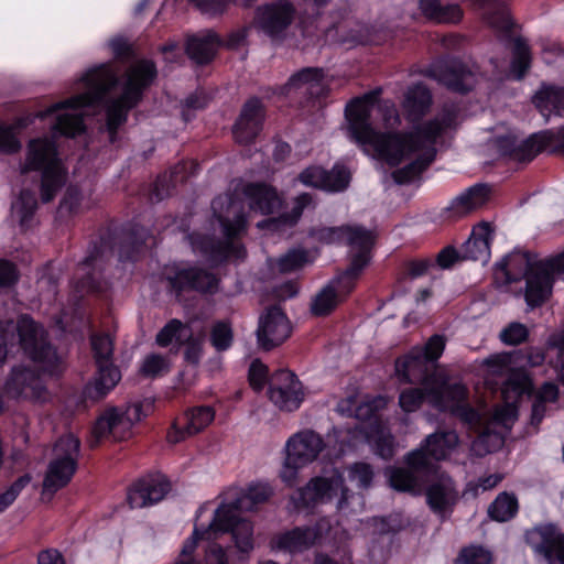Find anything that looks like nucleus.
I'll return each instance as SVG.
<instances>
[{
    "instance_id": "nucleus-1",
    "label": "nucleus",
    "mask_w": 564,
    "mask_h": 564,
    "mask_svg": "<svg viewBox=\"0 0 564 564\" xmlns=\"http://www.w3.org/2000/svg\"><path fill=\"white\" fill-rule=\"evenodd\" d=\"M375 100L376 93H367L347 104V134L358 145L372 148L378 159L390 166H397L411 154L419 153L415 160L392 172L395 183H410L434 161L436 144L456 128L457 111L445 107L410 132H378L370 121Z\"/></svg>"
},
{
    "instance_id": "nucleus-2",
    "label": "nucleus",
    "mask_w": 564,
    "mask_h": 564,
    "mask_svg": "<svg viewBox=\"0 0 564 564\" xmlns=\"http://www.w3.org/2000/svg\"><path fill=\"white\" fill-rule=\"evenodd\" d=\"M156 74L154 63L149 59H140L131 64L120 79L110 65H99L88 70L82 78L84 93L52 105L39 112L37 117L45 118L56 113L53 130L61 135L75 137L85 129L82 108L100 102L120 85V96L111 99L106 109L107 129L110 141L113 142L118 128L126 122L128 112L140 102L144 90L153 83Z\"/></svg>"
},
{
    "instance_id": "nucleus-3",
    "label": "nucleus",
    "mask_w": 564,
    "mask_h": 564,
    "mask_svg": "<svg viewBox=\"0 0 564 564\" xmlns=\"http://www.w3.org/2000/svg\"><path fill=\"white\" fill-rule=\"evenodd\" d=\"M395 372L402 382H420L433 408L452 413L470 429L478 431L481 441L488 435L485 413L470 406L467 387L462 382H448L446 375L436 370L422 350L412 348L405 356L398 358Z\"/></svg>"
},
{
    "instance_id": "nucleus-4",
    "label": "nucleus",
    "mask_w": 564,
    "mask_h": 564,
    "mask_svg": "<svg viewBox=\"0 0 564 564\" xmlns=\"http://www.w3.org/2000/svg\"><path fill=\"white\" fill-rule=\"evenodd\" d=\"M212 209L221 225L225 239L192 234L188 239L193 250L214 263H219L229 257H245L243 247L234 240L246 228V217L240 204L229 195L218 196L212 202Z\"/></svg>"
},
{
    "instance_id": "nucleus-5",
    "label": "nucleus",
    "mask_w": 564,
    "mask_h": 564,
    "mask_svg": "<svg viewBox=\"0 0 564 564\" xmlns=\"http://www.w3.org/2000/svg\"><path fill=\"white\" fill-rule=\"evenodd\" d=\"M273 495L269 482H251L241 495L230 503H221L214 513L208 534L215 530L231 532L235 545L240 553L253 550V527L250 521L238 517V511H251L264 503Z\"/></svg>"
},
{
    "instance_id": "nucleus-6",
    "label": "nucleus",
    "mask_w": 564,
    "mask_h": 564,
    "mask_svg": "<svg viewBox=\"0 0 564 564\" xmlns=\"http://www.w3.org/2000/svg\"><path fill=\"white\" fill-rule=\"evenodd\" d=\"M14 329L18 332L20 347L26 356L36 362L43 371L50 375L59 372V359L55 349L47 341L45 329L28 315H22L15 326L12 322H8L6 327H0V367L6 360L8 345L12 344L15 338Z\"/></svg>"
},
{
    "instance_id": "nucleus-7",
    "label": "nucleus",
    "mask_w": 564,
    "mask_h": 564,
    "mask_svg": "<svg viewBox=\"0 0 564 564\" xmlns=\"http://www.w3.org/2000/svg\"><path fill=\"white\" fill-rule=\"evenodd\" d=\"M41 171V198L51 202L66 181V169L57 155L55 143L48 138L33 139L29 142L26 159L21 173Z\"/></svg>"
},
{
    "instance_id": "nucleus-8",
    "label": "nucleus",
    "mask_w": 564,
    "mask_h": 564,
    "mask_svg": "<svg viewBox=\"0 0 564 564\" xmlns=\"http://www.w3.org/2000/svg\"><path fill=\"white\" fill-rule=\"evenodd\" d=\"M323 437L313 430H303L290 436L285 443V457L280 470L282 481L292 487L299 470L315 462L325 449Z\"/></svg>"
},
{
    "instance_id": "nucleus-9",
    "label": "nucleus",
    "mask_w": 564,
    "mask_h": 564,
    "mask_svg": "<svg viewBox=\"0 0 564 564\" xmlns=\"http://www.w3.org/2000/svg\"><path fill=\"white\" fill-rule=\"evenodd\" d=\"M79 449L80 441L73 434L57 440L43 481L44 492L54 494L70 481L77 469Z\"/></svg>"
},
{
    "instance_id": "nucleus-10",
    "label": "nucleus",
    "mask_w": 564,
    "mask_h": 564,
    "mask_svg": "<svg viewBox=\"0 0 564 564\" xmlns=\"http://www.w3.org/2000/svg\"><path fill=\"white\" fill-rule=\"evenodd\" d=\"M349 492L344 485L343 475L338 470H334L328 477L312 478L291 497V500L296 510H303L340 495L337 508L345 509L350 497Z\"/></svg>"
},
{
    "instance_id": "nucleus-11",
    "label": "nucleus",
    "mask_w": 564,
    "mask_h": 564,
    "mask_svg": "<svg viewBox=\"0 0 564 564\" xmlns=\"http://www.w3.org/2000/svg\"><path fill=\"white\" fill-rule=\"evenodd\" d=\"M524 541L538 561L544 564H564V532L557 524H535L525 530Z\"/></svg>"
},
{
    "instance_id": "nucleus-12",
    "label": "nucleus",
    "mask_w": 564,
    "mask_h": 564,
    "mask_svg": "<svg viewBox=\"0 0 564 564\" xmlns=\"http://www.w3.org/2000/svg\"><path fill=\"white\" fill-rule=\"evenodd\" d=\"M142 406L139 403L132 404L120 411L117 408L107 409L96 421L93 429V441L90 446H96L102 438L122 441L131 435L133 424L141 420Z\"/></svg>"
},
{
    "instance_id": "nucleus-13",
    "label": "nucleus",
    "mask_w": 564,
    "mask_h": 564,
    "mask_svg": "<svg viewBox=\"0 0 564 564\" xmlns=\"http://www.w3.org/2000/svg\"><path fill=\"white\" fill-rule=\"evenodd\" d=\"M295 17L296 9L292 2L276 0L257 8L254 25L271 40L281 41L285 37Z\"/></svg>"
},
{
    "instance_id": "nucleus-14",
    "label": "nucleus",
    "mask_w": 564,
    "mask_h": 564,
    "mask_svg": "<svg viewBox=\"0 0 564 564\" xmlns=\"http://www.w3.org/2000/svg\"><path fill=\"white\" fill-rule=\"evenodd\" d=\"M268 394L281 410L292 412L300 408L304 399L301 382L290 370H278L269 379Z\"/></svg>"
},
{
    "instance_id": "nucleus-15",
    "label": "nucleus",
    "mask_w": 564,
    "mask_h": 564,
    "mask_svg": "<svg viewBox=\"0 0 564 564\" xmlns=\"http://www.w3.org/2000/svg\"><path fill=\"white\" fill-rule=\"evenodd\" d=\"M6 392L15 399L45 401L48 397L40 375L26 366H15L4 384Z\"/></svg>"
},
{
    "instance_id": "nucleus-16",
    "label": "nucleus",
    "mask_w": 564,
    "mask_h": 564,
    "mask_svg": "<svg viewBox=\"0 0 564 564\" xmlns=\"http://www.w3.org/2000/svg\"><path fill=\"white\" fill-rule=\"evenodd\" d=\"M291 332V323L285 313L279 306H271L259 317L256 332L258 345L264 350H271L286 340Z\"/></svg>"
},
{
    "instance_id": "nucleus-17",
    "label": "nucleus",
    "mask_w": 564,
    "mask_h": 564,
    "mask_svg": "<svg viewBox=\"0 0 564 564\" xmlns=\"http://www.w3.org/2000/svg\"><path fill=\"white\" fill-rule=\"evenodd\" d=\"M429 76L456 93H467L476 84V74L457 59L440 62L431 67Z\"/></svg>"
},
{
    "instance_id": "nucleus-18",
    "label": "nucleus",
    "mask_w": 564,
    "mask_h": 564,
    "mask_svg": "<svg viewBox=\"0 0 564 564\" xmlns=\"http://www.w3.org/2000/svg\"><path fill=\"white\" fill-rule=\"evenodd\" d=\"M171 486L163 476H147L135 481L128 491L131 508H145L164 499Z\"/></svg>"
},
{
    "instance_id": "nucleus-19",
    "label": "nucleus",
    "mask_w": 564,
    "mask_h": 564,
    "mask_svg": "<svg viewBox=\"0 0 564 564\" xmlns=\"http://www.w3.org/2000/svg\"><path fill=\"white\" fill-rule=\"evenodd\" d=\"M169 281L177 296L188 290L214 294L219 284V279L214 273L196 267L176 271L173 276L169 278Z\"/></svg>"
},
{
    "instance_id": "nucleus-20",
    "label": "nucleus",
    "mask_w": 564,
    "mask_h": 564,
    "mask_svg": "<svg viewBox=\"0 0 564 564\" xmlns=\"http://www.w3.org/2000/svg\"><path fill=\"white\" fill-rule=\"evenodd\" d=\"M489 187L477 184L462 192L453 198L442 212V217L448 221H456L481 208L489 198Z\"/></svg>"
},
{
    "instance_id": "nucleus-21",
    "label": "nucleus",
    "mask_w": 564,
    "mask_h": 564,
    "mask_svg": "<svg viewBox=\"0 0 564 564\" xmlns=\"http://www.w3.org/2000/svg\"><path fill=\"white\" fill-rule=\"evenodd\" d=\"M264 108L260 99L251 98L242 107L240 116L234 126V137L239 143L254 140L262 129Z\"/></svg>"
},
{
    "instance_id": "nucleus-22",
    "label": "nucleus",
    "mask_w": 564,
    "mask_h": 564,
    "mask_svg": "<svg viewBox=\"0 0 564 564\" xmlns=\"http://www.w3.org/2000/svg\"><path fill=\"white\" fill-rule=\"evenodd\" d=\"M540 141L539 133L521 141L514 134L509 133L497 137L494 142L501 155L517 162H530L542 152Z\"/></svg>"
},
{
    "instance_id": "nucleus-23",
    "label": "nucleus",
    "mask_w": 564,
    "mask_h": 564,
    "mask_svg": "<svg viewBox=\"0 0 564 564\" xmlns=\"http://www.w3.org/2000/svg\"><path fill=\"white\" fill-rule=\"evenodd\" d=\"M553 273L539 260L534 262L527 278L525 301L533 308L541 306L552 294Z\"/></svg>"
},
{
    "instance_id": "nucleus-24",
    "label": "nucleus",
    "mask_w": 564,
    "mask_h": 564,
    "mask_svg": "<svg viewBox=\"0 0 564 564\" xmlns=\"http://www.w3.org/2000/svg\"><path fill=\"white\" fill-rule=\"evenodd\" d=\"M97 370L93 379L83 389L85 402H99L105 399L120 382L121 372L113 364L96 366Z\"/></svg>"
},
{
    "instance_id": "nucleus-25",
    "label": "nucleus",
    "mask_w": 564,
    "mask_h": 564,
    "mask_svg": "<svg viewBox=\"0 0 564 564\" xmlns=\"http://www.w3.org/2000/svg\"><path fill=\"white\" fill-rule=\"evenodd\" d=\"M318 539V531L315 528L304 527L294 528L275 534L271 539L273 550L301 553L312 547Z\"/></svg>"
},
{
    "instance_id": "nucleus-26",
    "label": "nucleus",
    "mask_w": 564,
    "mask_h": 564,
    "mask_svg": "<svg viewBox=\"0 0 564 564\" xmlns=\"http://www.w3.org/2000/svg\"><path fill=\"white\" fill-rule=\"evenodd\" d=\"M214 416L215 413L210 406L203 405L192 409L183 423L175 422L173 424L172 430L167 433V441L175 444L197 434L213 422Z\"/></svg>"
},
{
    "instance_id": "nucleus-27",
    "label": "nucleus",
    "mask_w": 564,
    "mask_h": 564,
    "mask_svg": "<svg viewBox=\"0 0 564 564\" xmlns=\"http://www.w3.org/2000/svg\"><path fill=\"white\" fill-rule=\"evenodd\" d=\"M494 232L488 223L473 228L469 239L462 247V260H474L486 264L490 259V243Z\"/></svg>"
},
{
    "instance_id": "nucleus-28",
    "label": "nucleus",
    "mask_w": 564,
    "mask_h": 564,
    "mask_svg": "<svg viewBox=\"0 0 564 564\" xmlns=\"http://www.w3.org/2000/svg\"><path fill=\"white\" fill-rule=\"evenodd\" d=\"M426 502L436 514L443 516L457 501L458 494L454 481L446 475H441L426 488Z\"/></svg>"
},
{
    "instance_id": "nucleus-29",
    "label": "nucleus",
    "mask_w": 564,
    "mask_h": 564,
    "mask_svg": "<svg viewBox=\"0 0 564 564\" xmlns=\"http://www.w3.org/2000/svg\"><path fill=\"white\" fill-rule=\"evenodd\" d=\"M533 265L534 262L531 263L527 253L512 252L495 265V281L499 284H510L521 280L523 276L528 278Z\"/></svg>"
},
{
    "instance_id": "nucleus-30",
    "label": "nucleus",
    "mask_w": 564,
    "mask_h": 564,
    "mask_svg": "<svg viewBox=\"0 0 564 564\" xmlns=\"http://www.w3.org/2000/svg\"><path fill=\"white\" fill-rule=\"evenodd\" d=\"M242 192L249 202L250 209L263 215L272 214L281 205L276 191L267 184L248 183Z\"/></svg>"
},
{
    "instance_id": "nucleus-31",
    "label": "nucleus",
    "mask_w": 564,
    "mask_h": 564,
    "mask_svg": "<svg viewBox=\"0 0 564 564\" xmlns=\"http://www.w3.org/2000/svg\"><path fill=\"white\" fill-rule=\"evenodd\" d=\"M432 94L423 84H414L408 88L402 101V109L410 122L420 121L432 106Z\"/></svg>"
},
{
    "instance_id": "nucleus-32",
    "label": "nucleus",
    "mask_w": 564,
    "mask_h": 564,
    "mask_svg": "<svg viewBox=\"0 0 564 564\" xmlns=\"http://www.w3.org/2000/svg\"><path fill=\"white\" fill-rule=\"evenodd\" d=\"M219 45L218 35L212 30H206L188 36L186 53L196 64H207L214 58Z\"/></svg>"
},
{
    "instance_id": "nucleus-33",
    "label": "nucleus",
    "mask_w": 564,
    "mask_h": 564,
    "mask_svg": "<svg viewBox=\"0 0 564 564\" xmlns=\"http://www.w3.org/2000/svg\"><path fill=\"white\" fill-rule=\"evenodd\" d=\"M474 4L482 11L485 21L497 33L508 34L512 28L508 9L500 0H473Z\"/></svg>"
},
{
    "instance_id": "nucleus-34",
    "label": "nucleus",
    "mask_w": 564,
    "mask_h": 564,
    "mask_svg": "<svg viewBox=\"0 0 564 564\" xmlns=\"http://www.w3.org/2000/svg\"><path fill=\"white\" fill-rule=\"evenodd\" d=\"M345 243L350 248L351 260H364L365 267L369 263L370 250L375 243V236L371 230L357 225H348Z\"/></svg>"
},
{
    "instance_id": "nucleus-35",
    "label": "nucleus",
    "mask_w": 564,
    "mask_h": 564,
    "mask_svg": "<svg viewBox=\"0 0 564 564\" xmlns=\"http://www.w3.org/2000/svg\"><path fill=\"white\" fill-rule=\"evenodd\" d=\"M421 13L435 23H457L463 18L458 4H443L441 0H419Z\"/></svg>"
},
{
    "instance_id": "nucleus-36",
    "label": "nucleus",
    "mask_w": 564,
    "mask_h": 564,
    "mask_svg": "<svg viewBox=\"0 0 564 564\" xmlns=\"http://www.w3.org/2000/svg\"><path fill=\"white\" fill-rule=\"evenodd\" d=\"M540 112L547 119L551 115L564 117V88L543 86L533 98Z\"/></svg>"
},
{
    "instance_id": "nucleus-37",
    "label": "nucleus",
    "mask_w": 564,
    "mask_h": 564,
    "mask_svg": "<svg viewBox=\"0 0 564 564\" xmlns=\"http://www.w3.org/2000/svg\"><path fill=\"white\" fill-rule=\"evenodd\" d=\"M459 438L455 431L435 432L426 436L423 447L432 459L441 460L446 458L458 445Z\"/></svg>"
},
{
    "instance_id": "nucleus-38",
    "label": "nucleus",
    "mask_w": 564,
    "mask_h": 564,
    "mask_svg": "<svg viewBox=\"0 0 564 564\" xmlns=\"http://www.w3.org/2000/svg\"><path fill=\"white\" fill-rule=\"evenodd\" d=\"M519 511V501L513 492L502 491L488 507V516L497 522L512 520Z\"/></svg>"
},
{
    "instance_id": "nucleus-39",
    "label": "nucleus",
    "mask_w": 564,
    "mask_h": 564,
    "mask_svg": "<svg viewBox=\"0 0 564 564\" xmlns=\"http://www.w3.org/2000/svg\"><path fill=\"white\" fill-rule=\"evenodd\" d=\"M533 384L529 375L523 370L512 371L502 386L501 394L505 401L518 402L523 394H531Z\"/></svg>"
},
{
    "instance_id": "nucleus-40",
    "label": "nucleus",
    "mask_w": 564,
    "mask_h": 564,
    "mask_svg": "<svg viewBox=\"0 0 564 564\" xmlns=\"http://www.w3.org/2000/svg\"><path fill=\"white\" fill-rule=\"evenodd\" d=\"M560 390L554 382H544L536 391L534 402L532 404L531 423L539 425L546 413V403L557 401Z\"/></svg>"
},
{
    "instance_id": "nucleus-41",
    "label": "nucleus",
    "mask_w": 564,
    "mask_h": 564,
    "mask_svg": "<svg viewBox=\"0 0 564 564\" xmlns=\"http://www.w3.org/2000/svg\"><path fill=\"white\" fill-rule=\"evenodd\" d=\"M365 268L364 260H351L347 270L332 280L328 285L334 286L338 297L343 301L355 289L356 280Z\"/></svg>"
},
{
    "instance_id": "nucleus-42",
    "label": "nucleus",
    "mask_w": 564,
    "mask_h": 564,
    "mask_svg": "<svg viewBox=\"0 0 564 564\" xmlns=\"http://www.w3.org/2000/svg\"><path fill=\"white\" fill-rule=\"evenodd\" d=\"M95 260L96 257L90 254L78 264L75 273V288L77 289L78 292L89 293L101 291V284L95 276V273L93 272V264Z\"/></svg>"
},
{
    "instance_id": "nucleus-43",
    "label": "nucleus",
    "mask_w": 564,
    "mask_h": 564,
    "mask_svg": "<svg viewBox=\"0 0 564 564\" xmlns=\"http://www.w3.org/2000/svg\"><path fill=\"white\" fill-rule=\"evenodd\" d=\"M341 302L333 285H325L312 300L311 312L315 316L330 314Z\"/></svg>"
},
{
    "instance_id": "nucleus-44",
    "label": "nucleus",
    "mask_w": 564,
    "mask_h": 564,
    "mask_svg": "<svg viewBox=\"0 0 564 564\" xmlns=\"http://www.w3.org/2000/svg\"><path fill=\"white\" fill-rule=\"evenodd\" d=\"M210 527L212 522L204 530H199L197 527L194 528L192 535L185 540L183 547L181 550L180 558L175 564H194L192 554L194 553L197 546V542L199 540L213 541L216 540L219 534L225 533L220 530H215L213 531V533L208 534L207 531L210 529Z\"/></svg>"
},
{
    "instance_id": "nucleus-45",
    "label": "nucleus",
    "mask_w": 564,
    "mask_h": 564,
    "mask_svg": "<svg viewBox=\"0 0 564 564\" xmlns=\"http://www.w3.org/2000/svg\"><path fill=\"white\" fill-rule=\"evenodd\" d=\"M187 165L188 163L178 164L173 167L169 176L166 174L159 176L154 183L151 198L159 202L169 196L170 185L172 184L174 186L177 182L184 181L185 177L183 175L180 176V174L187 169ZM189 165L193 166L194 163L191 162Z\"/></svg>"
},
{
    "instance_id": "nucleus-46",
    "label": "nucleus",
    "mask_w": 564,
    "mask_h": 564,
    "mask_svg": "<svg viewBox=\"0 0 564 564\" xmlns=\"http://www.w3.org/2000/svg\"><path fill=\"white\" fill-rule=\"evenodd\" d=\"M512 54L511 72L514 78L521 79L531 65V53L528 43L521 37L514 39Z\"/></svg>"
},
{
    "instance_id": "nucleus-47",
    "label": "nucleus",
    "mask_w": 564,
    "mask_h": 564,
    "mask_svg": "<svg viewBox=\"0 0 564 564\" xmlns=\"http://www.w3.org/2000/svg\"><path fill=\"white\" fill-rule=\"evenodd\" d=\"M90 344L96 366L113 364V341L109 335L95 334L90 337Z\"/></svg>"
},
{
    "instance_id": "nucleus-48",
    "label": "nucleus",
    "mask_w": 564,
    "mask_h": 564,
    "mask_svg": "<svg viewBox=\"0 0 564 564\" xmlns=\"http://www.w3.org/2000/svg\"><path fill=\"white\" fill-rule=\"evenodd\" d=\"M37 202L35 195L28 189L20 193L19 198L12 204V212L18 217L22 227L28 226L29 220L32 218Z\"/></svg>"
},
{
    "instance_id": "nucleus-49",
    "label": "nucleus",
    "mask_w": 564,
    "mask_h": 564,
    "mask_svg": "<svg viewBox=\"0 0 564 564\" xmlns=\"http://www.w3.org/2000/svg\"><path fill=\"white\" fill-rule=\"evenodd\" d=\"M323 70L316 67H307L294 74L288 82L289 88L305 87L307 91L318 87L323 79Z\"/></svg>"
},
{
    "instance_id": "nucleus-50",
    "label": "nucleus",
    "mask_w": 564,
    "mask_h": 564,
    "mask_svg": "<svg viewBox=\"0 0 564 564\" xmlns=\"http://www.w3.org/2000/svg\"><path fill=\"white\" fill-rule=\"evenodd\" d=\"M187 329V325L173 318L158 333L155 341L161 347H167L173 340L181 343L187 336L184 334Z\"/></svg>"
},
{
    "instance_id": "nucleus-51",
    "label": "nucleus",
    "mask_w": 564,
    "mask_h": 564,
    "mask_svg": "<svg viewBox=\"0 0 564 564\" xmlns=\"http://www.w3.org/2000/svg\"><path fill=\"white\" fill-rule=\"evenodd\" d=\"M348 225L338 227H319L310 231V235L318 242L327 245H343L347 237Z\"/></svg>"
},
{
    "instance_id": "nucleus-52",
    "label": "nucleus",
    "mask_w": 564,
    "mask_h": 564,
    "mask_svg": "<svg viewBox=\"0 0 564 564\" xmlns=\"http://www.w3.org/2000/svg\"><path fill=\"white\" fill-rule=\"evenodd\" d=\"M234 341V332L228 322H217L210 332V343L217 351H225L230 348Z\"/></svg>"
},
{
    "instance_id": "nucleus-53",
    "label": "nucleus",
    "mask_w": 564,
    "mask_h": 564,
    "mask_svg": "<svg viewBox=\"0 0 564 564\" xmlns=\"http://www.w3.org/2000/svg\"><path fill=\"white\" fill-rule=\"evenodd\" d=\"M169 371L170 360L160 354L148 355L140 368L141 375L149 378L160 377Z\"/></svg>"
},
{
    "instance_id": "nucleus-54",
    "label": "nucleus",
    "mask_w": 564,
    "mask_h": 564,
    "mask_svg": "<svg viewBox=\"0 0 564 564\" xmlns=\"http://www.w3.org/2000/svg\"><path fill=\"white\" fill-rule=\"evenodd\" d=\"M390 485L399 491L413 492L417 488V479L413 470L405 468H395L391 470L389 477Z\"/></svg>"
},
{
    "instance_id": "nucleus-55",
    "label": "nucleus",
    "mask_w": 564,
    "mask_h": 564,
    "mask_svg": "<svg viewBox=\"0 0 564 564\" xmlns=\"http://www.w3.org/2000/svg\"><path fill=\"white\" fill-rule=\"evenodd\" d=\"M350 180L349 171L343 165H335L330 171L325 170L326 191L340 192L344 191Z\"/></svg>"
},
{
    "instance_id": "nucleus-56",
    "label": "nucleus",
    "mask_w": 564,
    "mask_h": 564,
    "mask_svg": "<svg viewBox=\"0 0 564 564\" xmlns=\"http://www.w3.org/2000/svg\"><path fill=\"white\" fill-rule=\"evenodd\" d=\"M425 397L427 398V393L424 390V387L422 389L410 388L401 392L399 397V404L403 411L414 412L421 406Z\"/></svg>"
},
{
    "instance_id": "nucleus-57",
    "label": "nucleus",
    "mask_w": 564,
    "mask_h": 564,
    "mask_svg": "<svg viewBox=\"0 0 564 564\" xmlns=\"http://www.w3.org/2000/svg\"><path fill=\"white\" fill-rule=\"evenodd\" d=\"M458 561L462 564H490L491 553L481 546L470 545L460 551Z\"/></svg>"
},
{
    "instance_id": "nucleus-58",
    "label": "nucleus",
    "mask_w": 564,
    "mask_h": 564,
    "mask_svg": "<svg viewBox=\"0 0 564 564\" xmlns=\"http://www.w3.org/2000/svg\"><path fill=\"white\" fill-rule=\"evenodd\" d=\"M542 151L552 149L564 154V126L558 130H544L539 132Z\"/></svg>"
},
{
    "instance_id": "nucleus-59",
    "label": "nucleus",
    "mask_w": 564,
    "mask_h": 564,
    "mask_svg": "<svg viewBox=\"0 0 564 564\" xmlns=\"http://www.w3.org/2000/svg\"><path fill=\"white\" fill-rule=\"evenodd\" d=\"M529 330L521 323H511L500 333V339L507 345H519L527 340Z\"/></svg>"
},
{
    "instance_id": "nucleus-60",
    "label": "nucleus",
    "mask_w": 564,
    "mask_h": 564,
    "mask_svg": "<svg viewBox=\"0 0 564 564\" xmlns=\"http://www.w3.org/2000/svg\"><path fill=\"white\" fill-rule=\"evenodd\" d=\"M349 479L357 481L361 488H368L373 478V470L369 464L355 463L348 468Z\"/></svg>"
},
{
    "instance_id": "nucleus-61",
    "label": "nucleus",
    "mask_w": 564,
    "mask_h": 564,
    "mask_svg": "<svg viewBox=\"0 0 564 564\" xmlns=\"http://www.w3.org/2000/svg\"><path fill=\"white\" fill-rule=\"evenodd\" d=\"M414 349L423 351V356L433 365L442 356L445 348V338L441 335H433L424 346H415Z\"/></svg>"
},
{
    "instance_id": "nucleus-62",
    "label": "nucleus",
    "mask_w": 564,
    "mask_h": 564,
    "mask_svg": "<svg viewBox=\"0 0 564 564\" xmlns=\"http://www.w3.org/2000/svg\"><path fill=\"white\" fill-rule=\"evenodd\" d=\"M306 252L303 250H291L279 259L278 267L281 272H292L304 265Z\"/></svg>"
},
{
    "instance_id": "nucleus-63",
    "label": "nucleus",
    "mask_w": 564,
    "mask_h": 564,
    "mask_svg": "<svg viewBox=\"0 0 564 564\" xmlns=\"http://www.w3.org/2000/svg\"><path fill=\"white\" fill-rule=\"evenodd\" d=\"M249 382L256 391L262 390L269 383L268 367L258 359L253 360L249 367Z\"/></svg>"
},
{
    "instance_id": "nucleus-64",
    "label": "nucleus",
    "mask_w": 564,
    "mask_h": 564,
    "mask_svg": "<svg viewBox=\"0 0 564 564\" xmlns=\"http://www.w3.org/2000/svg\"><path fill=\"white\" fill-rule=\"evenodd\" d=\"M299 180L306 186H313L326 191L325 170L319 166H310L300 175Z\"/></svg>"
}]
</instances>
